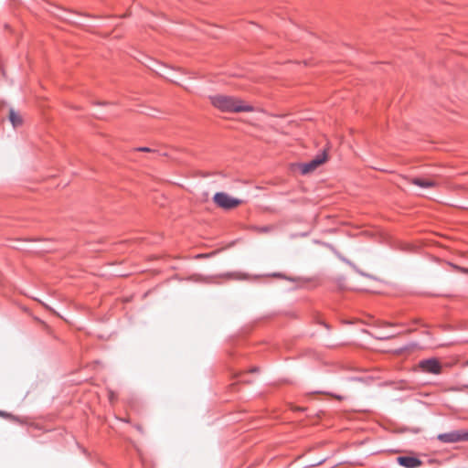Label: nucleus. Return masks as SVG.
<instances>
[{"mask_svg": "<svg viewBox=\"0 0 468 468\" xmlns=\"http://www.w3.org/2000/svg\"><path fill=\"white\" fill-rule=\"evenodd\" d=\"M210 103L218 111L229 113L253 112L254 107L240 98L226 94L209 96Z\"/></svg>", "mask_w": 468, "mask_h": 468, "instance_id": "nucleus-1", "label": "nucleus"}, {"mask_svg": "<svg viewBox=\"0 0 468 468\" xmlns=\"http://www.w3.org/2000/svg\"><path fill=\"white\" fill-rule=\"evenodd\" d=\"M214 202L224 209H231L239 206L242 201L238 198H234L224 192L216 193L213 197Z\"/></svg>", "mask_w": 468, "mask_h": 468, "instance_id": "nucleus-2", "label": "nucleus"}, {"mask_svg": "<svg viewBox=\"0 0 468 468\" xmlns=\"http://www.w3.org/2000/svg\"><path fill=\"white\" fill-rule=\"evenodd\" d=\"M438 439L445 443H453L458 441H468V431H453L447 433L438 435Z\"/></svg>", "mask_w": 468, "mask_h": 468, "instance_id": "nucleus-3", "label": "nucleus"}, {"mask_svg": "<svg viewBox=\"0 0 468 468\" xmlns=\"http://www.w3.org/2000/svg\"><path fill=\"white\" fill-rule=\"evenodd\" d=\"M327 160V154L324 151L322 155L316 156L311 162L300 165L301 172L303 175L314 172L318 166Z\"/></svg>", "mask_w": 468, "mask_h": 468, "instance_id": "nucleus-4", "label": "nucleus"}, {"mask_svg": "<svg viewBox=\"0 0 468 468\" xmlns=\"http://www.w3.org/2000/svg\"><path fill=\"white\" fill-rule=\"evenodd\" d=\"M420 367L427 373L440 374L441 367L437 359H427L420 363Z\"/></svg>", "mask_w": 468, "mask_h": 468, "instance_id": "nucleus-5", "label": "nucleus"}, {"mask_svg": "<svg viewBox=\"0 0 468 468\" xmlns=\"http://www.w3.org/2000/svg\"><path fill=\"white\" fill-rule=\"evenodd\" d=\"M397 462L399 465L406 468H417L422 464V462L413 456H399Z\"/></svg>", "mask_w": 468, "mask_h": 468, "instance_id": "nucleus-6", "label": "nucleus"}, {"mask_svg": "<svg viewBox=\"0 0 468 468\" xmlns=\"http://www.w3.org/2000/svg\"><path fill=\"white\" fill-rule=\"evenodd\" d=\"M8 119H9L12 126L15 129L18 128V127H21L23 125V123H24V117H23V115L19 112H16L14 109H10L9 110Z\"/></svg>", "mask_w": 468, "mask_h": 468, "instance_id": "nucleus-7", "label": "nucleus"}, {"mask_svg": "<svg viewBox=\"0 0 468 468\" xmlns=\"http://www.w3.org/2000/svg\"><path fill=\"white\" fill-rule=\"evenodd\" d=\"M410 183L420 187H434L437 186L434 180L429 178H412Z\"/></svg>", "mask_w": 468, "mask_h": 468, "instance_id": "nucleus-8", "label": "nucleus"}, {"mask_svg": "<svg viewBox=\"0 0 468 468\" xmlns=\"http://www.w3.org/2000/svg\"><path fill=\"white\" fill-rule=\"evenodd\" d=\"M352 267H353V268H354L357 272H359L361 275L367 276V274H365L364 272H362V271H358V270H357V268H356L354 264H352ZM368 277H370V276L368 275Z\"/></svg>", "mask_w": 468, "mask_h": 468, "instance_id": "nucleus-9", "label": "nucleus"}, {"mask_svg": "<svg viewBox=\"0 0 468 468\" xmlns=\"http://www.w3.org/2000/svg\"><path fill=\"white\" fill-rule=\"evenodd\" d=\"M138 150L144 151V152H150L151 151L149 148H146V147L139 148Z\"/></svg>", "mask_w": 468, "mask_h": 468, "instance_id": "nucleus-10", "label": "nucleus"}, {"mask_svg": "<svg viewBox=\"0 0 468 468\" xmlns=\"http://www.w3.org/2000/svg\"><path fill=\"white\" fill-rule=\"evenodd\" d=\"M0 416H1V417H7V416H8V414H7V413H5V412H4V411H0Z\"/></svg>", "mask_w": 468, "mask_h": 468, "instance_id": "nucleus-11", "label": "nucleus"}]
</instances>
